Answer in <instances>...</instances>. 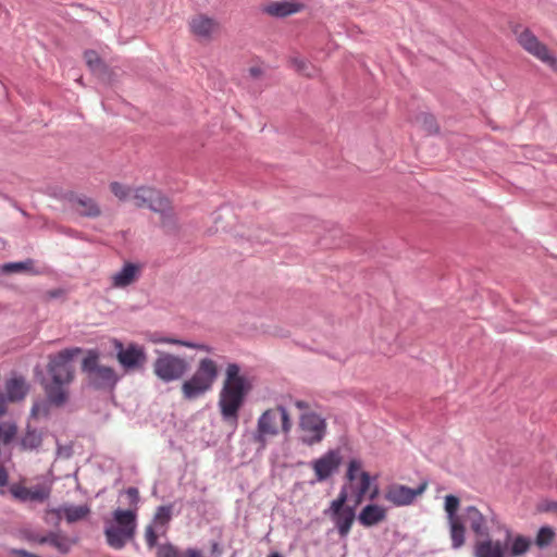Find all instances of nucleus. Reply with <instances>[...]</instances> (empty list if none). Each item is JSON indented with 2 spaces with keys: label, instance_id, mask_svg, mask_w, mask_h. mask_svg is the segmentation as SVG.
Returning <instances> with one entry per match:
<instances>
[{
  "label": "nucleus",
  "instance_id": "nucleus-30",
  "mask_svg": "<svg viewBox=\"0 0 557 557\" xmlns=\"http://www.w3.org/2000/svg\"><path fill=\"white\" fill-rule=\"evenodd\" d=\"M413 121L428 134H437L440 131L435 116L428 112L418 113Z\"/></svg>",
  "mask_w": 557,
  "mask_h": 557
},
{
  "label": "nucleus",
  "instance_id": "nucleus-22",
  "mask_svg": "<svg viewBox=\"0 0 557 557\" xmlns=\"http://www.w3.org/2000/svg\"><path fill=\"white\" fill-rule=\"evenodd\" d=\"M357 518L360 524L370 528L386 519V510L379 505L369 504L361 509Z\"/></svg>",
  "mask_w": 557,
  "mask_h": 557
},
{
  "label": "nucleus",
  "instance_id": "nucleus-38",
  "mask_svg": "<svg viewBox=\"0 0 557 557\" xmlns=\"http://www.w3.org/2000/svg\"><path fill=\"white\" fill-rule=\"evenodd\" d=\"M362 463L358 459H351L348 462L347 471L345 474V480L347 481L345 484L350 485L357 480L358 472L361 470Z\"/></svg>",
  "mask_w": 557,
  "mask_h": 557
},
{
  "label": "nucleus",
  "instance_id": "nucleus-43",
  "mask_svg": "<svg viewBox=\"0 0 557 557\" xmlns=\"http://www.w3.org/2000/svg\"><path fill=\"white\" fill-rule=\"evenodd\" d=\"M145 539H146L147 545L150 548H152L157 545L158 535H157L152 524L147 525L146 531H145Z\"/></svg>",
  "mask_w": 557,
  "mask_h": 557
},
{
  "label": "nucleus",
  "instance_id": "nucleus-25",
  "mask_svg": "<svg viewBox=\"0 0 557 557\" xmlns=\"http://www.w3.org/2000/svg\"><path fill=\"white\" fill-rule=\"evenodd\" d=\"M139 274V267L132 262H126L123 268L113 275V286L126 287L136 281Z\"/></svg>",
  "mask_w": 557,
  "mask_h": 557
},
{
  "label": "nucleus",
  "instance_id": "nucleus-44",
  "mask_svg": "<svg viewBox=\"0 0 557 557\" xmlns=\"http://www.w3.org/2000/svg\"><path fill=\"white\" fill-rule=\"evenodd\" d=\"M16 432H17V428L14 424L9 425L7 428V430L2 429V436H1V438L3 440V443L4 444L11 443L12 440L15 437Z\"/></svg>",
  "mask_w": 557,
  "mask_h": 557
},
{
  "label": "nucleus",
  "instance_id": "nucleus-55",
  "mask_svg": "<svg viewBox=\"0 0 557 557\" xmlns=\"http://www.w3.org/2000/svg\"><path fill=\"white\" fill-rule=\"evenodd\" d=\"M49 298H59L63 295V290L60 288L51 289L47 293Z\"/></svg>",
  "mask_w": 557,
  "mask_h": 557
},
{
  "label": "nucleus",
  "instance_id": "nucleus-16",
  "mask_svg": "<svg viewBox=\"0 0 557 557\" xmlns=\"http://www.w3.org/2000/svg\"><path fill=\"white\" fill-rule=\"evenodd\" d=\"M133 199L136 207H147L153 212H157L158 205L161 207L169 200L160 190L148 186L134 189Z\"/></svg>",
  "mask_w": 557,
  "mask_h": 557
},
{
  "label": "nucleus",
  "instance_id": "nucleus-15",
  "mask_svg": "<svg viewBox=\"0 0 557 557\" xmlns=\"http://www.w3.org/2000/svg\"><path fill=\"white\" fill-rule=\"evenodd\" d=\"M461 520L468 524L470 530L478 537L490 536V528L487 525L488 517L479 510L475 506H467L462 510Z\"/></svg>",
  "mask_w": 557,
  "mask_h": 557
},
{
  "label": "nucleus",
  "instance_id": "nucleus-12",
  "mask_svg": "<svg viewBox=\"0 0 557 557\" xmlns=\"http://www.w3.org/2000/svg\"><path fill=\"white\" fill-rule=\"evenodd\" d=\"M343 462L339 449H330L311 462L318 482H324L336 473Z\"/></svg>",
  "mask_w": 557,
  "mask_h": 557
},
{
  "label": "nucleus",
  "instance_id": "nucleus-60",
  "mask_svg": "<svg viewBox=\"0 0 557 557\" xmlns=\"http://www.w3.org/2000/svg\"><path fill=\"white\" fill-rule=\"evenodd\" d=\"M252 238H253L256 242H258V243H262V244H263V243L269 242V238H268V237H263V236H261V235H255V236H252Z\"/></svg>",
  "mask_w": 557,
  "mask_h": 557
},
{
  "label": "nucleus",
  "instance_id": "nucleus-23",
  "mask_svg": "<svg viewBox=\"0 0 557 557\" xmlns=\"http://www.w3.org/2000/svg\"><path fill=\"white\" fill-rule=\"evenodd\" d=\"M29 391V386L23 376L12 377L5 382L7 398L11 403L23 400Z\"/></svg>",
  "mask_w": 557,
  "mask_h": 557
},
{
  "label": "nucleus",
  "instance_id": "nucleus-27",
  "mask_svg": "<svg viewBox=\"0 0 557 557\" xmlns=\"http://www.w3.org/2000/svg\"><path fill=\"white\" fill-rule=\"evenodd\" d=\"M301 8L302 4L295 2H271L264 11L271 16L285 17L300 11Z\"/></svg>",
  "mask_w": 557,
  "mask_h": 557
},
{
  "label": "nucleus",
  "instance_id": "nucleus-11",
  "mask_svg": "<svg viewBox=\"0 0 557 557\" xmlns=\"http://www.w3.org/2000/svg\"><path fill=\"white\" fill-rule=\"evenodd\" d=\"M299 429L301 435L299 440L302 444L312 446L320 442L326 433L325 420L315 412H304L300 416Z\"/></svg>",
  "mask_w": 557,
  "mask_h": 557
},
{
  "label": "nucleus",
  "instance_id": "nucleus-36",
  "mask_svg": "<svg viewBox=\"0 0 557 557\" xmlns=\"http://www.w3.org/2000/svg\"><path fill=\"white\" fill-rule=\"evenodd\" d=\"M460 500L457 496L450 494L445 497L444 508L447 513L448 521L461 519V517L457 515Z\"/></svg>",
  "mask_w": 557,
  "mask_h": 557
},
{
  "label": "nucleus",
  "instance_id": "nucleus-20",
  "mask_svg": "<svg viewBox=\"0 0 557 557\" xmlns=\"http://www.w3.org/2000/svg\"><path fill=\"white\" fill-rule=\"evenodd\" d=\"M156 213L160 214V227L165 234L176 235L180 232L178 219L170 199L161 207L158 205Z\"/></svg>",
  "mask_w": 557,
  "mask_h": 557
},
{
  "label": "nucleus",
  "instance_id": "nucleus-35",
  "mask_svg": "<svg viewBox=\"0 0 557 557\" xmlns=\"http://www.w3.org/2000/svg\"><path fill=\"white\" fill-rule=\"evenodd\" d=\"M294 69L306 77H313L317 73V69L308 61L299 58H293L290 60Z\"/></svg>",
  "mask_w": 557,
  "mask_h": 557
},
{
  "label": "nucleus",
  "instance_id": "nucleus-56",
  "mask_svg": "<svg viewBox=\"0 0 557 557\" xmlns=\"http://www.w3.org/2000/svg\"><path fill=\"white\" fill-rule=\"evenodd\" d=\"M185 557H202V556H201V553L198 549L188 548L185 552Z\"/></svg>",
  "mask_w": 557,
  "mask_h": 557
},
{
  "label": "nucleus",
  "instance_id": "nucleus-14",
  "mask_svg": "<svg viewBox=\"0 0 557 557\" xmlns=\"http://www.w3.org/2000/svg\"><path fill=\"white\" fill-rule=\"evenodd\" d=\"M428 483H421L417 488H411L401 484H391L387 486L384 498L395 506H408L413 503L414 498L424 493Z\"/></svg>",
  "mask_w": 557,
  "mask_h": 557
},
{
  "label": "nucleus",
  "instance_id": "nucleus-61",
  "mask_svg": "<svg viewBox=\"0 0 557 557\" xmlns=\"http://www.w3.org/2000/svg\"><path fill=\"white\" fill-rule=\"evenodd\" d=\"M268 557H283V555L278 552H272L268 555Z\"/></svg>",
  "mask_w": 557,
  "mask_h": 557
},
{
  "label": "nucleus",
  "instance_id": "nucleus-42",
  "mask_svg": "<svg viewBox=\"0 0 557 557\" xmlns=\"http://www.w3.org/2000/svg\"><path fill=\"white\" fill-rule=\"evenodd\" d=\"M10 493L12 496L21 502H27L28 500V488L25 486H22L20 484H13L10 487Z\"/></svg>",
  "mask_w": 557,
  "mask_h": 557
},
{
  "label": "nucleus",
  "instance_id": "nucleus-45",
  "mask_svg": "<svg viewBox=\"0 0 557 557\" xmlns=\"http://www.w3.org/2000/svg\"><path fill=\"white\" fill-rule=\"evenodd\" d=\"M541 512H554L557 515V502L556 500H545L537 507Z\"/></svg>",
  "mask_w": 557,
  "mask_h": 557
},
{
  "label": "nucleus",
  "instance_id": "nucleus-17",
  "mask_svg": "<svg viewBox=\"0 0 557 557\" xmlns=\"http://www.w3.org/2000/svg\"><path fill=\"white\" fill-rule=\"evenodd\" d=\"M65 199L82 216L98 218L101 214L100 207L90 197L71 191L65 195Z\"/></svg>",
  "mask_w": 557,
  "mask_h": 557
},
{
  "label": "nucleus",
  "instance_id": "nucleus-32",
  "mask_svg": "<svg viewBox=\"0 0 557 557\" xmlns=\"http://www.w3.org/2000/svg\"><path fill=\"white\" fill-rule=\"evenodd\" d=\"M84 59L86 61V64L90 69L91 72L102 75L107 73V65L101 60V58L98 55V53L95 50H87L84 53Z\"/></svg>",
  "mask_w": 557,
  "mask_h": 557
},
{
  "label": "nucleus",
  "instance_id": "nucleus-19",
  "mask_svg": "<svg viewBox=\"0 0 557 557\" xmlns=\"http://www.w3.org/2000/svg\"><path fill=\"white\" fill-rule=\"evenodd\" d=\"M532 545V541L530 537L518 534L512 537V532L510 529L505 530V549L508 548L509 557H520L525 554Z\"/></svg>",
  "mask_w": 557,
  "mask_h": 557
},
{
  "label": "nucleus",
  "instance_id": "nucleus-34",
  "mask_svg": "<svg viewBox=\"0 0 557 557\" xmlns=\"http://www.w3.org/2000/svg\"><path fill=\"white\" fill-rule=\"evenodd\" d=\"M555 539V531L552 527L544 525L541 527L537 531L536 537H535V545L539 548H545L549 546Z\"/></svg>",
  "mask_w": 557,
  "mask_h": 557
},
{
  "label": "nucleus",
  "instance_id": "nucleus-31",
  "mask_svg": "<svg viewBox=\"0 0 557 557\" xmlns=\"http://www.w3.org/2000/svg\"><path fill=\"white\" fill-rule=\"evenodd\" d=\"M34 264L35 261L33 259H27L20 262H7L0 267V273L9 275L13 273L28 272L33 270Z\"/></svg>",
  "mask_w": 557,
  "mask_h": 557
},
{
  "label": "nucleus",
  "instance_id": "nucleus-58",
  "mask_svg": "<svg viewBox=\"0 0 557 557\" xmlns=\"http://www.w3.org/2000/svg\"><path fill=\"white\" fill-rule=\"evenodd\" d=\"M379 496V488L375 486L369 494V499L374 500Z\"/></svg>",
  "mask_w": 557,
  "mask_h": 557
},
{
  "label": "nucleus",
  "instance_id": "nucleus-9",
  "mask_svg": "<svg viewBox=\"0 0 557 557\" xmlns=\"http://www.w3.org/2000/svg\"><path fill=\"white\" fill-rule=\"evenodd\" d=\"M116 359L125 372L140 371L147 362V354L143 346L129 343L127 346L119 339L112 341Z\"/></svg>",
  "mask_w": 557,
  "mask_h": 557
},
{
  "label": "nucleus",
  "instance_id": "nucleus-57",
  "mask_svg": "<svg viewBox=\"0 0 557 557\" xmlns=\"http://www.w3.org/2000/svg\"><path fill=\"white\" fill-rule=\"evenodd\" d=\"M294 404H295L296 408H298L300 410H308L310 407L309 404L305 400H296Z\"/></svg>",
  "mask_w": 557,
  "mask_h": 557
},
{
  "label": "nucleus",
  "instance_id": "nucleus-1",
  "mask_svg": "<svg viewBox=\"0 0 557 557\" xmlns=\"http://www.w3.org/2000/svg\"><path fill=\"white\" fill-rule=\"evenodd\" d=\"M252 388V381L242 372V367L236 362L227 363L218 403L224 422L237 426L239 411Z\"/></svg>",
  "mask_w": 557,
  "mask_h": 557
},
{
  "label": "nucleus",
  "instance_id": "nucleus-51",
  "mask_svg": "<svg viewBox=\"0 0 557 557\" xmlns=\"http://www.w3.org/2000/svg\"><path fill=\"white\" fill-rule=\"evenodd\" d=\"M153 342L154 343H168V344H174V345H180V346H184L185 343H188V341L177 339V338H173V337H163L160 339H156Z\"/></svg>",
  "mask_w": 557,
  "mask_h": 557
},
{
  "label": "nucleus",
  "instance_id": "nucleus-47",
  "mask_svg": "<svg viewBox=\"0 0 557 557\" xmlns=\"http://www.w3.org/2000/svg\"><path fill=\"white\" fill-rule=\"evenodd\" d=\"M10 554L14 557H40L36 554L29 553L26 549H22V548H12L10 550Z\"/></svg>",
  "mask_w": 557,
  "mask_h": 557
},
{
  "label": "nucleus",
  "instance_id": "nucleus-40",
  "mask_svg": "<svg viewBox=\"0 0 557 557\" xmlns=\"http://www.w3.org/2000/svg\"><path fill=\"white\" fill-rule=\"evenodd\" d=\"M111 193L120 200H126L131 195L132 189L117 182H113L110 185Z\"/></svg>",
  "mask_w": 557,
  "mask_h": 557
},
{
  "label": "nucleus",
  "instance_id": "nucleus-28",
  "mask_svg": "<svg viewBox=\"0 0 557 557\" xmlns=\"http://www.w3.org/2000/svg\"><path fill=\"white\" fill-rule=\"evenodd\" d=\"M449 523V533L451 539V547L454 549H459L465 545L466 542V527L461 519L459 520H450Z\"/></svg>",
  "mask_w": 557,
  "mask_h": 557
},
{
  "label": "nucleus",
  "instance_id": "nucleus-37",
  "mask_svg": "<svg viewBox=\"0 0 557 557\" xmlns=\"http://www.w3.org/2000/svg\"><path fill=\"white\" fill-rule=\"evenodd\" d=\"M172 505L159 506L153 516V523L157 525H166L172 518Z\"/></svg>",
  "mask_w": 557,
  "mask_h": 557
},
{
  "label": "nucleus",
  "instance_id": "nucleus-39",
  "mask_svg": "<svg viewBox=\"0 0 557 557\" xmlns=\"http://www.w3.org/2000/svg\"><path fill=\"white\" fill-rule=\"evenodd\" d=\"M49 488L37 486L35 488H28V500L42 503L49 497Z\"/></svg>",
  "mask_w": 557,
  "mask_h": 557
},
{
  "label": "nucleus",
  "instance_id": "nucleus-3",
  "mask_svg": "<svg viewBox=\"0 0 557 557\" xmlns=\"http://www.w3.org/2000/svg\"><path fill=\"white\" fill-rule=\"evenodd\" d=\"M219 376V368L214 360H199L195 373L182 384V394L186 400H195L209 392Z\"/></svg>",
  "mask_w": 557,
  "mask_h": 557
},
{
  "label": "nucleus",
  "instance_id": "nucleus-5",
  "mask_svg": "<svg viewBox=\"0 0 557 557\" xmlns=\"http://www.w3.org/2000/svg\"><path fill=\"white\" fill-rule=\"evenodd\" d=\"M281 419L282 432L288 434L292 430L293 423L287 409L278 405L273 409H268L262 412L257 422V430L253 434L255 443L261 447H265L269 436H276L280 433L277 420Z\"/></svg>",
  "mask_w": 557,
  "mask_h": 557
},
{
  "label": "nucleus",
  "instance_id": "nucleus-59",
  "mask_svg": "<svg viewBox=\"0 0 557 557\" xmlns=\"http://www.w3.org/2000/svg\"><path fill=\"white\" fill-rule=\"evenodd\" d=\"M44 535H39V534H30L27 536V540L28 541H33V542H37L39 544V540Z\"/></svg>",
  "mask_w": 557,
  "mask_h": 557
},
{
  "label": "nucleus",
  "instance_id": "nucleus-7",
  "mask_svg": "<svg viewBox=\"0 0 557 557\" xmlns=\"http://www.w3.org/2000/svg\"><path fill=\"white\" fill-rule=\"evenodd\" d=\"M82 352L81 348H66L55 355H49L47 372L55 383L71 384L75 379L74 358Z\"/></svg>",
  "mask_w": 557,
  "mask_h": 557
},
{
  "label": "nucleus",
  "instance_id": "nucleus-6",
  "mask_svg": "<svg viewBox=\"0 0 557 557\" xmlns=\"http://www.w3.org/2000/svg\"><path fill=\"white\" fill-rule=\"evenodd\" d=\"M157 358L152 363L153 374L163 383L178 381L189 371V362L177 355L156 350Z\"/></svg>",
  "mask_w": 557,
  "mask_h": 557
},
{
  "label": "nucleus",
  "instance_id": "nucleus-54",
  "mask_svg": "<svg viewBox=\"0 0 557 557\" xmlns=\"http://www.w3.org/2000/svg\"><path fill=\"white\" fill-rule=\"evenodd\" d=\"M249 75L252 77V78H258L262 75V70L258 66H252L249 69Z\"/></svg>",
  "mask_w": 557,
  "mask_h": 557
},
{
  "label": "nucleus",
  "instance_id": "nucleus-2",
  "mask_svg": "<svg viewBox=\"0 0 557 557\" xmlns=\"http://www.w3.org/2000/svg\"><path fill=\"white\" fill-rule=\"evenodd\" d=\"M81 369L86 375V385L98 392H112L120 381V375L113 368L99 362V352L95 349L87 351Z\"/></svg>",
  "mask_w": 557,
  "mask_h": 557
},
{
  "label": "nucleus",
  "instance_id": "nucleus-24",
  "mask_svg": "<svg viewBox=\"0 0 557 557\" xmlns=\"http://www.w3.org/2000/svg\"><path fill=\"white\" fill-rule=\"evenodd\" d=\"M39 544H49L59 553L67 554L72 549V546L75 544V541L71 540L64 534L49 532L39 540Z\"/></svg>",
  "mask_w": 557,
  "mask_h": 557
},
{
  "label": "nucleus",
  "instance_id": "nucleus-8",
  "mask_svg": "<svg viewBox=\"0 0 557 557\" xmlns=\"http://www.w3.org/2000/svg\"><path fill=\"white\" fill-rule=\"evenodd\" d=\"M348 502V485L344 484L339 491L336 499H334L330 508L324 511L325 515H330L333 520L338 534L345 537L349 534L351 525L356 519V508L346 505Z\"/></svg>",
  "mask_w": 557,
  "mask_h": 557
},
{
  "label": "nucleus",
  "instance_id": "nucleus-48",
  "mask_svg": "<svg viewBox=\"0 0 557 557\" xmlns=\"http://www.w3.org/2000/svg\"><path fill=\"white\" fill-rule=\"evenodd\" d=\"M51 516V518L54 520L53 523L55 525L59 524L60 520H61V509H51V510H48L47 511V517H46V520L47 522H49V517Z\"/></svg>",
  "mask_w": 557,
  "mask_h": 557
},
{
  "label": "nucleus",
  "instance_id": "nucleus-53",
  "mask_svg": "<svg viewBox=\"0 0 557 557\" xmlns=\"http://www.w3.org/2000/svg\"><path fill=\"white\" fill-rule=\"evenodd\" d=\"M8 484V471L4 467H0V486Z\"/></svg>",
  "mask_w": 557,
  "mask_h": 557
},
{
  "label": "nucleus",
  "instance_id": "nucleus-50",
  "mask_svg": "<svg viewBox=\"0 0 557 557\" xmlns=\"http://www.w3.org/2000/svg\"><path fill=\"white\" fill-rule=\"evenodd\" d=\"M184 347H188V348H193V349H198V350H203V351H207V352L211 351V347H209L208 345L199 344V343H194V342H189V341H188V343L184 344Z\"/></svg>",
  "mask_w": 557,
  "mask_h": 557
},
{
  "label": "nucleus",
  "instance_id": "nucleus-4",
  "mask_svg": "<svg viewBox=\"0 0 557 557\" xmlns=\"http://www.w3.org/2000/svg\"><path fill=\"white\" fill-rule=\"evenodd\" d=\"M136 532V512L133 510L115 509L113 521L104 528L107 543L114 549H122Z\"/></svg>",
  "mask_w": 557,
  "mask_h": 557
},
{
  "label": "nucleus",
  "instance_id": "nucleus-46",
  "mask_svg": "<svg viewBox=\"0 0 557 557\" xmlns=\"http://www.w3.org/2000/svg\"><path fill=\"white\" fill-rule=\"evenodd\" d=\"M128 499H129V504L131 505H134L136 506L139 502V491L137 487H128L126 491H125Z\"/></svg>",
  "mask_w": 557,
  "mask_h": 557
},
{
  "label": "nucleus",
  "instance_id": "nucleus-41",
  "mask_svg": "<svg viewBox=\"0 0 557 557\" xmlns=\"http://www.w3.org/2000/svg\"><path fill=\"white\" fill-rule=\"evenodd\" d=\"M157 557H180V552L171 543L161 544L158 546Z\"/></svg>",
  "mask_w": 557,
  "mask_h": 557
},
{
  "label": "nucleus",
  "instance_id": "nucleus-49",
  "mask_svg": "<svg viewBox=\"0 0 557 557\" xmlns=\"http://www.w3.org/2000/svg\"><path fill=\"white\" fill-rule=\"evenodd\" d=\"M42 404H45V401L42 400H37L33 404V407L30 409V417L32 418H37V416L39 414V412H42L44 413V407H42Z\"/></svg>",
  "mask_w": 557,
  "mask_h": 557
},
{
  "label": "nucleus",
  "instance_id": "nucleus-52",
  "mask_svg": "<svg viewBox=\"0 0 557 557\" xmlns=\"http://www.w3.org/2000/svg\"><path fill=\"white\" fill-rule=\"evenodd\" d=\"M222 548L221 546L219 545V543L214 542L212 543L211 545V555L213 557H220L222 555Z\"/></svg>",
  "mask_w": 557,
  "mask_h": 557
},
{
  "label": "nucleus",
  "instance_id": "nucleus-29",
  "mask_svg": "<svg viewBox=\"0 0 557 557\" xmlns=\"http://www.w3.org/2000/svg\"><path fill=\"white\" fill-rule=\"evenodd\" d=\"M42 435L36 429L30 428L29 425L26 429V433L21 438V447L24 450H33L37 449L41 446Z\"/></svg>",
  "mask_w": 557,
  "mask_h": 557
},
{
  "label": "nucleus",
  "instance_id": "nucleus-26",
  "mask_svg": "<svg viewBox=\"0 0 557 557\" xmlns=\"http://www.w3.org/2000/svg\"><path fill=\"white\" fill-rule=\"evenodd\" d=\"M371 476L367 471H360L359 473V483L358 485L350 484L348 485V496L351 494L354 496V506H359L364 498V495L369 492L371 486Z\"/></svg>",
  "mask_w": 557,
  "mask_h": 557
},
{
  "label": "nucleus",
  "instance_id": "nucleus-13",
  "mask_svg": "<svg viewBox=\"0 0 557 557\" xmlns=\"http://www.w3.org/2000/svg\"><path fill=\"white\" fill-rule=\"evenodd\" d=\"M40 383L46 395L45 404H42L45 416L49 414L50 407L62 408L67 404L70 392L66 386L69 384L55 383L53 381L48 382L45 377L41 379Z\"/></svg>",
  "mask_w": 557,
  "mask_h": 557
},
{
  "label": "nucleus",
  "instance_id": "nucleus-33",
  "mask_svg": "<svg viewBox=\"0 0 557 557\" xmlns=\"http://www.w3.org/2000/svg\"><path fill=\"white\" fill-rule=\"evenodd\" d=\"M65 519L69 523H74L76 521L85 519L89 512L90 509L87 505H81V506H66L63 508Z\"/></svg>",
  "mask_w": 557,
  "mask_h": 557
},
{
  "label": "nucleus",
  "instance_id": "nucleus-21",
  "mask_svg": "<svg viewBox=\"0 0 557 557\" xmlns=\"http://www.w3.org/2000/svg\"><path fill=\"white\" fill-rule=\"evenodd\" d=\"M476 541L473 547V557H505L506 550L500 541L487 537Z\"/></svg>",
  "mask_w": 557,
  "mask_h": 557
},
{
  "label": "nucleus",
  "instance_id": "nucleus-18",
  "mask_svg": "<svg viewBox=\"0 0 557 557\" xmlns=\"http://www.w3.org/2000/svg\"><path fill=\"white\" fill-rule=\"evenodd\" d=\"M190 32L200 38L210 39L212 33L219 28L216 20L207 16L206 14L199 13L193 16L189 21Z\"/></svg>",
  "mask_w": 557,
  "mask_h": 557
},
{
  "label": "nucleus",
  "instance_id": "nucleus-10",
  "mask_svg": "<svg viewBox=\"0 0 557 557\" xmlns=\"http://www.w3.org/2000/svg\"><path fill=\"white\" fill-rule=\"evenodd\" d=\"M511 30L524 50L550 66L556 64V59L549 53L548 48L529 28H523L522 25L516 24L511 27Z\"/></svg>",
  "mask_w": 557,
  "mask_h": 557
}]
</instances>
